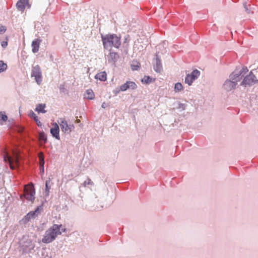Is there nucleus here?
<instances>
[{
    "mask_svg": "<svg viewBox=\"0 0 258 258\" xmlns=\"http://www.w3.org/2000/svg\"><path fill=\"white\" fill-rule=\"evenodd\" d=\"M101 38L104 48L106 49L110 50L113 46L118 48L121 44L120 37L116 34L102 35Z\"/></svg>",
    "mask_w": 258,
    "mask_h": 258,
    "instance_id": "f257e3e1",
    "label": "nucleus"
},
{
    "mask_svg": "<svg viewBox=\"0 0 258 258\" xmlns=\"http://www.w3.org/2000/svg\"><path fill=\"white\" fill-rule=\"evenodd\" d=\"M62 225L53 224L48 229L42 239V242L44 243H49L53 241L56 237L61 234L60 228Z\"/></svg>",
    "mask_w": 258,
    "mask_h": 258,
    "instance_id": "f03ea898",
    "label": "nucleus"
},
{
    "mask_svg": "<svg viewBox=\"0 0 258 258\" xmlns=\"http://www.w3.org/2000/svg\"><path fill=\"white\" fill-rule=\"evenodd\" d=\"M24 190V193L20 196V198L22 200L24 197L27 200L33 203L35 198V191L33 184L31 183L25 185Z\"/></svg>",
    "mask_w": 258,
    "mask_h": 258,
    "instance_id": "7ed1b4c3",
    "label": "nucleus"
},
{
    "mask_svg": "<svg viewBox=\"0 0 258 258\" xmlns=\"http://www.w3.org/2000/svg\"><path fill=\"white\" fill-rule=\"evenodd\" d=\"M246 67H243L238 72H234L230 75V79L236 83L239 82L248 72Z\"/></svg>",
    "mask_w": 258,
    "mask_h": 258,
    "instance_id": "20e7f679",
    "label": "nucleus"
},
{
    "mask_svg": "<svg viewBox=\"0 0 258 258\" xmlns=\"http://www.w3.org/2000/svg\"><path fill=\"white\" fill-rule=\"evenodd\" d=\"M4 161L9 162L10 168L12 169H15L18 167L19 164V157L18 154L17 153H14L13 157H11L8 155H6L4 156Z\"/></svg>",
    "mask_w": 258,
    "mask_h": 258,
    "instance_id": "39448f33",
    "label": "nucleus"
},
{
    "mask_svg": "<svg viewBox=\"0 0 258 258\" xmlns=\"http://www.w3.org/2000/svg\"><path fill=\"white\" fill-rule=\"evenodd\" d=\"M60 125L61 131L64 133H70L74 128L73 124H69L67 120L64 118H60L57 120Z\"/></svg>",
    "mask_w": 258,
    "mask_h": 258,
    "instance_id": "423d86ee",
    "label": "nucleus"
},
{
    "mask_svg": "<svg viewBox=\"0 0 258 258\" xmlns=\"http://www.w3.org/2000/svg\"><path fill=\"white\" fill-rule=\"evenodd\" d=\"M31 77H34L35 80L38 84H41L42 78V73L41 69L38 65H36L32 68Z\"/></svg>",
    "mask_w": 258,
    "mask_h": 258,
    "instance_id": "0eeeda50",
    "label": "nucleus"
},
{
    "mask_svg": "<svg viewBox=\"0 0 258 258\" xmlns=\"http://www.w3.org/2000/svg\"><path fill=\"white\" fill-rule=\"evenodd\" d=\"M258 81L256 79L255 76L251 72H250L249 75L244 78L241 83V85H243L245 86L247 85L251 86L255 84Z\"/></svg>",
    "mask_w": 258,
    "mask_h": 258,
    "instance_id": "6e6552de",
    "label": "nucleus"
},
{
    "mask_svg": "<svg viewBox=\"0 0 258 258\" xmlns=\"http://www.w3.org/2000/svg\"><path fill=\"white\" fill-rule=\"evenodd\" d=\"M200 75V72L198 70H194L190 74H187L185 78L184 82L190 86L192 82L197 79Z\"/></svg>",
    "mask_w": 258,
    "mask_h": 258,
    "instance_id": "1a4fd4ad",
    "label": "nucleus"
},
{
    "mask_svg": "<svg viewBox=\"0 0 258 258\" xmlns=\"http://www.w3.org/2000/svg\"><path fill=\"white\" fill-rule=\"evenodd\" d=\"M29 0H19L16 4L17 9L21 12H24L26 8L30 9L31 5L29 3Z\"/></svg>",
    "mask_w": 258,
    "mask_h": 258,
    "instance_id": "9d476101",
    "label": "nucleus"
},
{
    "mask_svg": "<svg viewBox=\"0 0 258 258\" xmlns=\"http://www.w3.org/2000/svg\"><path fill=\"white\" fill-rule=\"evenodd\" d=\"M137 87L136 84L132 81H127L126 83L120 86V90L125 91L127 89H136Z\"/></svg>",
    "mask_w": 258,
    "mask_h": 258,
    "instance_id": "9b49d317",
    "label": "nucleus"
},
{
    "mask_svg": "<svg viewBox=\"0 0 258 258\" xmlns=\"http://www.w3.org/2000/svg\"><path fill=\"white\" fill-rule=\"evenodd\" d=\"M52 125L53 127L50 129V133L53 137H55L57 140H59V126L56 122L53 123Z\"/></svg>",
    "mask_w": 258,
    "mask_h": 258,
    "instance_id": "f8f14e48",
    "label": "nucleus"
},
{
    "mask_svg": "<svg viewBox=\"0 0 258 258\" xmlns=\"http://www.w3.org/2000/svg\"><path fill=\"white\" fill-rule=\"evenodd\" d=\"M236 85V83L232 80L226 81L223 85V87L226 91H230L234 89Z\"/></svg>",
    "mask_w": 258,
    "mask_h": 258,
    "instance_id": "ddd939ff",
    "label": "nucleus"
},
{
    "mask_svg": "<svg viewBox=\"0 0 258 258\" xmlns=\"http://www.w3.org/2000/svg\"><path fill=\"white\" fill-rule=\"evenodd\" d=\"M41 42V40L39 39H36L32 42V52L36 53L39 51L40 44Z\"/></svg>",
    "mask_w": 258,
    "mask_h": 258,
    "instance_id": "4468645a",
    "label": "nucleus"
},
{
    "mask_svg": "<svg viewBox=\"0 0 258 258\" xmlns=\"http://www.w3.org/2000/svg\"><path fill=\"white\" fill-rule=\"evenodd\" d=\"M39 213V208H37L35 211H31L25 216L26 221H29L30 219L35 218Z\"/></svg>",
    "mask_w": 258,
    "mask_h": 258,
    "instance_id": "2eb2a0df",
    "label": "nucleus"
},
{
    "mask_svg": "<svg viewBox=\"0 0 258 258\" xmlns=\"http://www.w3.org/2000/svg\"><path fill=\"white\" fill-rule=\"evenodd\" d=\"M95 78L101 81H105L107 78L106 73L105 72H100L96 75Z\"/></svg>",
    "mask_w": 258,
    "mask_h": 258,
    "instance_id": "dca6fc26",
    "label": "nucleus"
},
{
    "mask_svg": "<svg viewBox=\"0 0 258 258\" xmlns=\"http://www.w3.org/2000/svg\"><path fill=\"white\" fill-rule=\"evenodd\" d=\"M38 157L39 159V165H40V169L42 172H44V156L42 152H40L38 154Z\"/></svg>",
    "mask_w": 258,
    "mask_h": 258,
    "instance_id": "f3484780",
    "label": "nucleus"
},
{
    "mask_svg": "<svg viewBox=\"0 0 258 258\" xmlns=\"http://www.w3.org/2000/svg\"><path fill=\"white\" fill-rule=\"evenodd\" d=\"M95 95L91 89L87 90L85 94V97L88 99H93L94 98Z\"/></svg>",
    "mask_w": 258,
    "mask_h": 258,
    "instance_id": "a211bd4d",
    "label": "nucleus"
},
{
    "mask_svg": "<svg viewBox=\"0 0 258 258\" xmlns=\"http://www.w3.org/2000/svg\"><path fill=\"white\" fill-rule=\"evenodd\" d=\"M45 104H39L36 106L35 111L38 113H45L46 110H45Z\"/></svg>",
    "mask_w": 258,
    "mask_h": 258,
    "instance_id": "6ab92c4d",
    "label": "nucleus"
},
{
    "mask_svg": "<svg viewBox=\"0 0 258 258\" xmlns=\"http://www.w3.org/2000/svg\"><path fill=\"white\" fill-rule=\"evenodd\" d=\"M154 69H155V71L157 72H160V71L162 70V65H161V60L158 58H157V59H156V67H155Z\"/></svg>",
    "mask_w": 258,
    "mask_h": 258,
    "instance_id": "aec40b11",
    "label": "nucleus"
},
{
    "mask_svg": "<svg viewBox=\"0 0 258 258\" xmlns=\"http://www.w3.org/2000/svg\"><path fill=\"white\" fill-rule=\"evenodd\" d=\"M109 57L113 62H115L116 60L118 58L119 55L116 52H111L109 53Z\"/></svg>",
    "mask_w": 258,
    "mask_h": 258,
    "instance_id": "412c9836",
    "label": "nucleus"
},
{
    "mask_svg": "<svg viewBox=\"0 0 258 258\" xmlns=\"http://www.w3.org/2000/svg\"><path fill=\"white\" fill-rule=\"evenodd\" d=\"M8 68L7 63L3 61L0 60V73L5 71Z\"/></svg>",
    "mask_w": 258,
    "mask_h": 258,
    "instance_id": "4be33fe9",
    "label": "nucleus"
},
{
    "mask_svg": "<svg viewBox=\"0 0 258 258\" xmlns=\"http://www.w3.org/2000/svg\"><path fill=\"white\" fill-rule=\"evenodd\" d=\"M183 90L182 85L180 83H177L174 86V91L176 92H180Z\"/></svg>",
    "mask_w": 258,
    "mask_h": 258,
    "instance_id": "5701e85b",
    "label": "nucleus"
},
{
    "mask_svg": "<svg viewBox=\"0 0 258 258\" xmlns=\"http://www.w3.org/2000/svg\"><path fill=\"white\" fill-rule=\"evenodd\" d=\"M140 67V63L139 62H135L131 65L132 70L133 71L138 70Z\"/></svg>",
    "mask_w": 258,
    "mask_h": 258,
    "instance_id": "b1692460",
    "label": "nucleus"
},
{
    "mask_svg": "<svg viewBox=\"0 0 258 258\" xmlns=\"http://www.w3.org/2000/svg\"><path fill=\"white\" fill-rule=\"evenodd\" d=\"M7 116L6 114L3 113L2 112H0V123L2 124V123L1 122L2 121H6L7 120Z\"/></svg>",
    "mask_w": 258,
    "mask_h": 258,
    "instance_id": "393cba45",
    "label": "nucleus"
},
{
    "mask_svg": "<svg viewBox=\"0 0 258 258\" xmlns=\"http://www.w3.org/2000/svg\"><path fill=\"white\" fill-rule=\"evenodd\" d=\"M39 138L40 141H43L46 142V137L44 132H41L39 133Z\"/></svg>",
    "mask_w": 258,
    "mask_h": 258,
    "instance_id": "a878e982",
    "label": "nucleus"
},
{
    "mask_svg": "<svg viewBox=\"0 0 258 258\" xmlns=\"http://www.w3.org/2000/svg\"><path fill=\"white\" fill-rule=\"evenodd\" d=\"M49 182H50V179L46 181V182H45V191L47 193V196L49 195V189H50V187H48V184H49Z\"/></svg>",
    "mask_w": 258,
    "mask_h": 258,
    "instance_id": "bb28decb",
    "label": "nucleus"
},
{
    "mask_svg": "<svg viewBox=\"0 0 258 258\" xmlns=\"http://www.w3.org/2000/svg\"><path fill=\"white\" fill-rule=\"evenodd\" d=\"M142 82H144L146 84H148L151 82V79L149 77H145L142 80Z\"/></svg>",
    "mask_w": 258,
    "mask_h": 258,
    "instance_id": "cd10ccee",
    "label": "nucleus"
},
{
    "mask_svg": "<svg viewBox=\"0 0 258 258\" xmlns=\"http://www.w3.org/2000/svg\"><path fill=\"white\" fill-rule=\"evenodd\" d=\"M84 185L86 186L88 185H93V182L92 181V180L90 178H88L86 181L84 182Z\"/></svg>",
    "mask_w": 258,
    "mask_h": 258,
    "instance_id": "c85d7f7f",
    "label": "nucleus"
},
{
    "mask_svg": "<svg viewBox=\"0 0 258 258\" xmlns=\"http://www.w3.org/2000/svg\"><path fill=\"white\" fill-rule=\"evenodd\" d=\"M30 117L31 118H32L33 119H34V120L35 121H37V118H38V116L36 115V114H35L33 112H32L31 114H30Z\"/></svg>",
    "mask_w": 258,
    "mask_h": 258,
    "instance_id": "c756f323",
    "label": "nucleus"
},
{
    "mask_svg": "<svg viewBox=\"0 0 258 258\" xmlns=\"http://www.w3.org/2000/svg\"><path fill=\"white\" fill-rule=\"evenodd\" d=\"M6 30V29L5 27L3 26H0V34L4 33Z\"/></svg>",
    "mask_w": 258,
    "mask_h": 258,
    "instance_id": "7c9ffc66",
    "label": "nucleus"
},
{
    "mask_svg": "<svg viewBox=\"0 0 258 258\" xmlns=\"http://www.w3.org/2000/svg\"><path fill=\"white\" fill-rule=\"evenodd\" d=\"M1 45L3 47L5 48L8 45V42L7 41H2L1 43Z\"/></svg>",
    "mask_w": 258,
    "mask_h": 258,
    "instance_id": "2f4dec72",
    "label": "nucleus"
},
{
    "mask_svg": "<svg viewBox=\"0 0 258 258\" xmlns=\"http://www.w3.org/2000/svg\"><path fill=\"white\" fill-rule=\"evenodd\" d=\"M24 130V127L23 126H18L17 127V131L19 132V133H22L23 132Z\"/></svg>",
    "mask_w": 258,
    "mask_h": 258,
    "instance_id": "473e14b6",
    "label": "nucleus"
},
{
    "mask_svg": "<svg viewBox=\"0 0 258 258\" xmlns=\"http://www.w3.org/2000/svg\"><path fill=\"white\" fill-rule=\"evenodd\" d=\"M37 124L38 126H41V122L38 119V118H37V121H35Z\"/></svg>",
    "mask_w": 258,
    "mask_h": 258,
    "instance_id": "72a5a7b5",
    "label": "nucleus"
},
{
    "mask_svg": "<svg viewBox=\"0 0 258 258\" xmlns=\"http://www.w3.org/2000/svg\"><path fill=\"white\" fill-rule=\"evenodd\" d=\"M101 107H102L103 108H105L107 107V104H106L105 102H103V103L102 104Z\"/></svg>",
    "mask_w": 258,
    "mask_h": 258,
    "instance_id": "f704fd0d",
    "label": "nucleus"
},
{
    "mask_svg": "<svg viewBox=\"0 0 258 258\" xmlns=\"http://www.w3.org/2000/svg\"><path fill=\"white\" fill-rule=\"evenodd\" d=\"M76 122H77V123H79V122H80V119H77V120H76Z\"/></svg>",
    "mask_w": 258,
    "mask_h": 258,
    "instance_id": "c9c22d12",
    "label": "nucleus"
},
{
    "mask_svg": "<svg viewBox=\"0 0 258 258\" xmlns=\"http://www.w3.org/2000/svg\"><path fill=\"white\" fill-rule=\"evenodd\" d=\"M61 230H62V232H66V229H61Z\"/></svg>",
    "mask_w": 258,
    "mask_h": 258,
    "instance_id": "e433bc0d",
    "label": "nucleus"
}]
</instances>
